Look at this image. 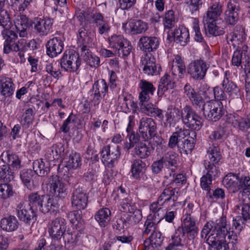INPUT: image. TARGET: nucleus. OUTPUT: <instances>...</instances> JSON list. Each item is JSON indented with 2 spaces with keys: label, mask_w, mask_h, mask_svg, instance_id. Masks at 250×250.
Here are the masks:
<instances>
[{
  "label": "nucleus",
  "mask_w": 250,
  "mask_h": 250,
  "mask_svg": "<svg viewBox=\"0 0 250 250\" xmlns=\"http://www.w3.org/2000/svg\"><path fill=\"white\" fill-rule=\"evenodd\" d=\"M223 185L232 192L239 191L238 198L248 196L250 190V177L249 176H238L233 174L227 175L223 180Z\"/></svg>",
  "instance_id": "nucleus-4"
},
{
  "label": "nucleus",
  "mask_w": 250,
  "mask_h": 250,
  "mask_svg": "<svg viewBox=\"0 0 250 250\" xmlns=\"http://www.w3.org/2000/svg\"><path fill=\"white\" fill-rule=\"evenodd\" d=\"M46 71L53 78L59 79L62 76V73L57 66H54L52 63H49L46 64Z\"/></svg>",
  "instance_id": "nucleus-60"
},
{
  "label": "nucleus",
  "mask_w": 250,
  "mask_h": 250,
  "mask_svg": "<svg viewBox=\"0 0 250 250\" xmlns=\"http://www.w3.org/2000/svg\"><path fill=\"white\" fill-rule=\"evenodd\" d=\"M178 228L187 234L188 239H194L199 230L195 218L188 213L186 214L183 216L181 227Z\"/></svg>",
  "instance_id": "nucleus-15"
},
{
  "label": "nucleus",
  "mask_w": 250,
  "mask_h": 250,
  "mask_svg": "<svg viewBox=\"0 0 250 250\" xmlns=\"http://www.w3.org/2000/svg\"><path fill=\"white\" fill-rule=\"evenodd\" d=\"M53 21L50 18L37 19L33 22L34 29L36 34L40 36H45L51 31Z\"/></svg>",
  "instance_id": "nucleus-22"
},
{
  "label": "nucleus",
  "mask_w": 250,
  "mask_h": 250,
  "mask_svg": "<svg viewBox=\"0 0 250 250\" xmlns=\"http://www.w3.org/2000/svg\"><path fill=\"white\" fill-rule=\"evenodd\" d=\"M209 64L202 59L192 61L188 66L187 72L190 77L196 81L204 79Z\"/></svg>",
  "instance_id": "nucleus-8"
},
{
  "label": "nucleus",
  "mask_w": 250,
  "mask_h": 250,
  "mask_svg": "<svg viewBox=\"0 0 250 250\" xmlns=\"http://www.w3.org/2000/svg\"><path fill=\"white\" fill-rule=\"evenodd\" d=\"M175 23V17L174 11L168 10L166 13L163 24L165 28L171 29L174 26Z\"/></svg>",
  "instance_id": "nucleus-55"
},
{
  "label": "nucleus",
  "mask_w": 250,
  "mask_h": 250,
  "mask_svg": "<svg viewBox=\"0 0 250 250\" xmlns=\"http://www.w3.org/2000/svg\"><path fill=\"white\" fill-rule=\"evenodd\" d=\"M181 114L183 122L187 127L192 130H199L203 126L201 117L190 105H186Z\"/></svg>",
  "instance_id": "nucleus-6"
},
{
  "label": "nucleus",
  "mask_w": 250,
  "mask_h": 250,
  "mask_svg": "<svg viewBox=\"0 0 250 250\" xmlns=\"http://www.w3.org/2000/svg\"><path fill=\"white\" fill-rule=\"evenodd\" d=\"M109 43L111 48L118 51L120 56H128L132 50L131 43L122 35H114L109 38Z\"/></svg>",
  "instance_id": "nucleus-9"
},
{
  "label": "nucleus",
  "mask_w": 250,
  "mask_h": 250,
  "mask_svg": "<svg viewBox=\"0 0 250 250\" xmlns=\"http://www.w3.org/2000/svg\"><path fill=\"white\" fill-rule=\"evenodd\" d=\"M33 172L39 176L47 175L49 171L48 164H45L42 159L35 160L33 163Z\"/></svg>",
  "instance_id": "nucleus-46"
},
{
  "label": "nucleus",
  "mask_w": 250,
  "mask_h": 250,
  "mask_svg": "<svg viewBox=\"0 0 250 250\" xmlns=\"http://www.w3.org/2000/svg\"><path fill=\"white\" fill-rule=\"evenodd\" d=\"M164 166L169 168L171 167H176L177 164L178 154L173 151H168L161 158Z\"/></svg>",
  "instance_id": "nucleus-49"
},
{
  "label": "nucleus",
  "mask_w": 250,
  "mask_h": 250,
  "mask_svg": "<svg viewBox=\"0 0 250 250\" xmlns=\"http://www.w3.org/2000/svg\"><path fill=\"white\" fill-rule=\"evenodd\" d=\"M140 111L151 117H163L162 110L150 103H147L139 105Z\"/></svg>",
  "instance_id": "nucleus-34"
},
{
  "label": "nucleus",
  "mask_w": 250,
  "mask_h": 250,
  "mask_svg": "<svg viewBox=\"0 0 250 250\" xmlns=\"http://www.w3.org/2000/svg\"><path fill=\"white\" fill-rule=\"evenodd\" d=\"M179 110L178 108L173 107L170 106L168 107L166 112L165 116L166 118V125H169L170 126L175 123L176 118L179 116Z\"/></svg>",
  "instance_id": "nucleus-51"
},
{
  "label": "nucleus",
  "mask_w": 250,
  "mask_h": 250,
  "mask_svg": "<svg viewBox=\"0 0 250 250\" xmlns=\"http://www.w3.org/2000/svg\"><path fill=\"white\" fill-rule=\"evenodd\" d=\"M16 211L18 218L25 223H29L32 220H37V211L31 209L30 207L26 206L25 203L23 201L17 204Z\"/></svg>",
  "instance_id": "nucleus-17"
},
{
  "label": "nucleus",
  "mask_w": 250,
  "mask_h": 250,
  "mask_svg": "<svg viewBox=\"0 0 250 250\" xmlns=\"http://www.w3.org/2000/svg\"><path fill=\"white\" fill-rule=\"evenodd\" d=\"M14 191L12 186L8 184L5 183L3 184L1 183V198L3 199H7L8 198L12 197L14 194Z\"/></svg>",
  "instance_id": "nucleus-58"
},
{
  "label": "nucleus",
  "mask_w": 250,
  "mask_h": 250,
  "mask_svg": "<svg viewBox=\"0 0 250 250\" xmlns=\"http://www.w3.org/2000/svg\"><path fill=\"white\" fill-rule=\"evenodd\" d=\"M91 17L92 23L98 28V33L100 35L108 32L110 28L109 22L101 13L96 12L92 14Z\"/></svg>",
  "instance_id": "nucleus-25"
},
{
  "label": "nucleus",
  "mask_w": 250,
  "mask_h": 250,
  "mask_svg": "<svg viewBox=\"0 0 250 250\" xmlns=\"http://www.w3.org/2000/svg\"><path fill=\"white\" fill-rule=\"evenodd\" d=\"M174 41L182 46H185L189 41V34L187 28L185 27H179L174 29L171 33Z\"/></svg>",
  "instance_id": "nucleus-29"
},
{
  "label": "nucleus",
  "mask_w": 250,
  "mask_h": 250,
  "mask_svg": "<svg viewBox=\"0 0 250 250\" xmlns=\"http://www.w3.org/2000/svg\"><path fill=\"white\" fill-rule=\"evenodd\" d=\"M129 27L130 32L133 35L144 33L148 28V24L141 20L130 22Z\"/></svg>",
  "instance_id": "nucleus-45"
},
{
  "label": "nucleus",
  "mask_w": 250,
  "mask_h": 250,
  "mask_svg": "<svg viewBox=\"0 0 250 250\" xmlns=\"http://www.w3.org/2000/svg\"><path fill=\"white\" fill-rule=\"evenodd\" d=\"M153 151V147H150L145 143L141 142L135 145L133 153L135 156L140 159H146L151 155Z\"/></svg>",
  "instance_id": "nucleus-36"
},
{
  "label": "nucleus",
  "mask_w": 250,
  "mask_h": 250,
  "mask_svg": "<svg viewBox=\"0 0 250 250\" xmlns=\"http://www.w3.org/2000/svg\"><path fill=\"white\" fill-rule=\"evenodd\" d=\"M205 168L206 173L201 178L200 185L201 188L207 191V196L211 197L212 193L210 186L212 184V180L218 176L219 170L217 167L213 166L207 165H206Z\"/></svg>",
  "instance_id": "nucleus-16"
},
{
  "label": "nucleus",
  "mask_w": 250,
  "mask_h": 250,
  "mask_svg": "<svg viewBox=\"0 0 250 250\" xmlns=\"http://www.w3.org/2000/svg\"><path fill=\"white\" fill-rule=\"evenodd\" d=\"M185 233L182 230L178 228L175 230V233L171 236L170 242L166 248V250H181L178 247H183L182 238L184 237Z\"/></svg>",
  "instance_id": "nucleus-28"
},
{
  "label": "nucleus",
  "mask_w": 250,
  "mask_h": 250,
  "mask_svg": "<svg viewBox=\"0 0 250 250\" xmlns=\"http://www.w3.org/2000/svg\"><path fill=\"white\" fill-rule=\"evenodd\" d=\"M157 129L156 123L152 118L146 117L140 120L139 132L144 141H148V137L154 136Z\"/></svg>",
  "instance_id": "nucleus-14"
},
{
  "label": "nucleus",
  "mask_w": 250,
  "mask_h": 250,
  "mask_svg": "<svg viewBox=\"0 0 250 250\" xmlns=\"http://www.w3.org/2000/svg\"><path fill=\"white\" fill-rule=\"evenodd\" d=\"M175 85L173 79L167 74L162 77L158 89V95L162 96L168 89H172Z\"/></svg>",
  "instance_id": "nucleus-38"
},
{
  "label": "nucleus",
  "mask_w": 250,
  "mask_h": 250,
  "mask_svg": "<svg viewBox=\"0 0 250 250\" xmlns=\"http://www.w3.org/2000/svg\"><path fill=\"white\" fill-rule=\"evenodd\" d=\"M208 156L209 161H204V165L205 167H206V165H207L213 166L218 168L217 165L221 158V155L218 146H213L209 147L208 151Z\"/></svg>",
  "instance_id": "nucleus-31"
},
{
  "label": "nucleus",
  "mask_w": 250,
  "mask_h": 250,
  "mask_svg": "<svg viewBox=\"0 0 250 250\" xmlns=\"http://www.w3.org/2000/svg\"><path fill=\"white\" fill-rule=\"evenodd\" d=\"M78 33V49L81 52V56L91 67H97L100 65V59L99 57L92 53L89 49L92 42L91 37L87 35V33L83 27L80 28Z\"/></svg>",
  "instance_id": "nucleus-2"
},
{
  "label": "nucleus",
  "mask_w": 250,
  "mask_h": 250,
  "mask_svg": "<svg viewBox=\"0 0 250 250\" xmlns=\"http://www.w3.org/2000/svg\"><path fill=\"white\" fill-rule=\"evenodd\" d=\"M14 179L13 172L10 169L9 165H3L1 167V180L8 183Z\"/></svg>",
  "instance_id": "nucleus-57"
},
{
  "label": "nucleus",
  "mask_w": 250,
  "mask_h": 250,
  "mask_svg": "<svg viewBox=\"0 0 250 250\" xmlns=\"http://www.w3.org/2000/svg\"><path fill=\"white\" fill-rule=\"evenodd\" d=\"M139 86L142 90L141 92H144V93L149 94L153 95L155 90L152 83L145 80L140 81Z\"/></svg>",
  "instance_id": "nucleus-61"
},
{
  "label": "nucleus",
  "mask_w": 250,
  "mask_h": 250,
  "mask_svg": "<svg viewBox=\"0 0 250 250\" xmlns=\"http://www.w3.org/2000/svg\"><path fill=\"white\" fill-rule=\"evenodd\" d=\"M18 222L15 217L9 216L1 220V229L6 231H12L17 229Z\"/></svg>",
  "instance_id": "nucleus-44"
},
{
  "label": "nucleus",
  "mask_w": 250,
  "mask_h": 250,
  "mask_svg": "<svg viewBox=\"0 0 250 250\" xmlns=\"http://www.w3.org/2000/svg\"><path fill=\"white\" fill-rule=\"evenodd\" d=\"M239 4L237 0H229L225 11V20L230 25H234L239 20Z\"/></svg>",
  "instance_id": "nucleus-19"
},
{
  "label": "nucleus",
  "mask_w": 250,
  "mask_h": 250,
  "mask_svg": "<svg viewBox=\"0 0 250 250\" xmlns=\"http://www.w3.org/2000/svg\"><path fill=\"white\" fill-rule=\"evenodd\" d=\"M82 165V158L79 153L72 151L69 155L66 162V167L69 169H76L80 167Z\"/></svg>",
  "instance_id": "nucleus-50"
},
{
  "label": "nucleus",
  "mask_w": 250,
  "mask_h": 250,
  "mask_svg": "<svg viewBox=\"0 0 250 250\" xmlns=\"http://www.w3.org/2000/svg\"><path fill=\"white\" fill-rule=\"evenodd\" d=\"M108 89V85L104 79H99L94 83L92 89L94 91L93 100L95 104L99 103L102 97H104L107 92Z\"/></svg>",
  "instance_id": "nucleus-27"
},
{
  "label": "nucleus",
  "mask_w": 250,
  "mask_h": 250,
  "mask_svg": "<svg viewBox=\"0 0 250 250\" xmlns=\"http://www.w3.org/2000/svg\"><path fill=\"white\" fill-rule=\"evenodd\" d=\"M136 208L135 204L128 197L123 199L120 203V210L123 212H130L134 211Z\"/></svg>",
  "instance_id": "nucleus-54"
},
{
  "label": "nucleus",
  "mask_w": 250,
  "mask_h": 250,
  "mask_svg": "<svg viewBox=\"0 0 250 250\" xmlns=\"http://www.w3.org/2000/svg\"><path fill=\"white\" fill-rule=\"evenodd\" d=\"M151 140H152V142L153 143V145H155L157 147V151H158V150L160 149H162L166 147V146L164 145V139L157 134V131L155 132L154 136L148 137V141Z\"/></svg>",
  "instance_id": "nucleus-62"
},
{
  "label": "nucleus",
  "mask_w": 250,
  "mask_h": 250,
  "mask_svg": "<svg viewBox=\"0 0 250 250\" xmlns=\"http://www.w3.org/2000/svg\"><path fill=\"white\" fill-rule=\"evenodd\" d=\"M209 234L206 240L208 245L215 246L217 242L226 240H236L235 233L230 231L229 225L228 224L226 217H222L215 222L206 223L201 233V237L206 238Z\"/></svg>",
  "instance_id": "nucleus-1"
},
{
  "label": "nucleus",
  "mask_w": 250,
  "mask_h": 250,
  "mask_svg": "<svg viewBox=\"0 0 250 250\" xmlns=\"http://www.w3.org/2000/svg\"><path fill=\"white\" fill-rule=\"evenodd\" d=\"M161 235L160 232L154 231L149 237L152 245L154 246L155 248L160 247L162 244L163 240Z\"/></svg>",
  "instance_id": "nucleus-64"
},
{
  "label": "nucleus",
  "mask_w": 250,
  "mask_h": 250,
  "mask_svg": "<svg viewBox=\"0 0 250 250\" xmlns=\"http://www.w3.org/2000/svg\"><path fill=\"white\" fill-rule=\"evenodd\" d=\"M205 25H207L206 30L208 34L212 36H217L223 35L225 33L223 27L216 25L215 21H203ZM205 28H206L205 27Z\"/></svg>",
  "instance_id": "nucleus-48"
},
{
  "label": "nucleus",
  "mask_w": 250,
  "mask_h": 250,
  "mask_svg": "<svg viewBox=\"0 0 250 250\" xmlns=\"http://www.w3.org/2000/svg\"><path fill=\"white\" fill-rule=\"evenodd\" d=\"M47 182L51 195L60 198H63L66 196V185L58 176L53 175L47 178Z\"/></svg>",
  "instance_id": "nucleus-11"
},
{
  "label": "nucleus",
  "mask_w": 250,
  "mask_h": 250,
  "mask_svg": "<svg viewBox=\"0 0 250 250\" xmlns=\"http://www.w3.org/2000/svg\"><path fill=\"white\" fill-rule=\"evenodd\" d=\"M111 211L108 208L100 209L95 214V218L100 226L104 227L109 223L111 219Z\"/></svg>",
  "instance_id": "nucleus-41"
},
{
  "label": "nucleus",
  "mask_w": 250,
  "mask_h": 250,
  "mask_svg": "<svg viewBox=\"0 0 250 250\" xmlns=\"http://www.w3.org/2000/svg\"><path fill=\"white\" fill-rule=\"evenodd\" d=\"M15 26L21 37H25L27 35L26 30L29 26V20L25 15L19 16L15 21Z\"/></svg>",
  "instance_id": "nucleus-40"
},
{
  "label": "nucleus",
  "mask_w": 250,
  "mask_h": 250,
  "mask_svg": "<svg viewBox=\"0 0 250 250\" xmlns=\"http://www.w3.org/2000/svg\"><path fill=\"white\" fill-rule=\"evenodd\" d=\"M46 46L47 54L54 58L62 51L63 43L60 38L55 37L48 41Z\"/></svg>",
  "instance_id": "nucleus-26"
},
{
  "label": "nucleus",
  "mask_w": 250,
  "mask_h": 250,
  "mask_svg": "<svg viewBox=\"0 0 250 250\" xmlns=\"http://www.w3.org/2000/svg\"><path fill=\"white\" fill-rule=\"evenodd\" d=\"M163 219V216H158V215L147 216L145 223V227H147L155 230L157 224Z\"/></svg>",
  "instance_id": "nucleus-56"
},
{
  "label": "nucleus",
  "mask_w": 250,
  "mask_h": 250,
  "mask_svg": "<svg viewBox=\"0 0 250 250\" xmlns=\"http://www.w3.org/2000/svg\"><path fill=\"white\" fill-rule=\"evenodd\" d=\"M235 212L241 215L244 221H246L250 219V205L248 204H244L237 205L234 208Z\"/></svg>",
  "instance_id": "nucleus-52"
},
{
  "label": "nucleus",
  "mask_w": 250,
  "mask_h": 250,
  "mask_svg": "<svg viewBox=\"0 0 250 250\" xmlns=\"http://www.w3.org/2000/svg\"><path fill=\"white\" fill-rule=\"evenodd\" d=\"M60 63L61 68L65 71L74 72L78 69L81 62L79 54L71 50L64 53Z\"/></svg>",
  "instance_id": "nucleus-7"
},
{
  "label": "nucleus",
  "mask_w": 250,
  "mask_h": 250,
  "mask_svg": "<svg viewBox=\"0 0 250 250\" xmlns=\"http://www.w3.org/2000/svg\"><path fill=\"white\" fill-rule=\"evenodd\" d=\"M1 26L3 28L2 35L4 42L3 43V53L8 54L12 51L17 39V34L13 30L14 26L10 20L7 11L1 9Z\"/></svg>",
  "instance_id": "nucleus-3"
},
{
  "label": "nucleus",
  "mask_w": 250,
  "mask_h": 250,
  "mask_svg": "<svg viewBox=\"0 0 250 250\" xmlns=\"http://www.w3.org/2000/svg\"><path fill=\"white\" fill-rule=\"evenodd\" d=\"M44 198V196H41L37 192H33L29 194L28 202L30 208L37 211L38 208H39L40 210V208L43 205Z\"/></svg>",
  "instance_id": "nucleus-43"
},
{
  "label": "nucleus",
  "mask_w": 250,
  "mask_h": 250,
  "mask_svg": "<svg viewBox=\"0 0 250 250\" xmlns=\"http://www.w3.org/2000/svg\"><path fill=\"white\" fill-rule=\"evenodd\" d=\"M146 164L140 159H136L133 161L132 165L131 171L134 177L137 179L140 174L143 172L146 167Z\"/></svg>",
  "instance_id": "nucleus-53"
},
{
  "label": "nucleus",
  "mask_w": 250,
  "mask_h": 250,
  "mask_svg": "<svg viewBox=\"0 0 250 250\" xmlns=\"http://www.w3.org/2000/svg\"><path fill=\"white\" fill-rule=\"evenodd\" d=\"M159 44V41L156 37L143 36L140 38L138 42L140 49L148 52L156 50Z\"/></svg>",
  "instance_id": "nucleus-23"
},
{
  "label": "nucleus",
  "mask_w": 250,
  "mask_h": 250,
  "mask_svg": "<svg viewBox=\"0 0 250 250\" xmlns=\"http://www.w3.org/2000/svg\"><path fill=\"white\" fill-rule=\"evenodd\" d=\"M184 93L191 104L198 111H200L206 104L203 97L190 85L186 84L184 87Z\"/></svg>",
  "instance_id": "nucleus-18"
},
{
  "label": "nucleus",
  "mask_w": 250,
  "mask_h": 250,
  "mask_svg": "<svg viewBox=\"0 0 250 250\" xmlns=\"http://www.w3.org/2000/svg\"><path fill=\"white\" fill-rule=\"evenodd\" d=\"M179 191V188H177L172 189L166 188L159 197L158 199L159 201L162 202L164 205L170 202L173 203L178 199Z\"/></svg>",
  "instance_id": "nucleus-32"
},
{
  "label": "nucleus",
  "mask_w": 250,
  "mask_h": 250,
  "mask_svg": "<svg viewBox=\"0 0 250 250\" xmlns=\"http://www.w3.org/2000/svg\"><path fill=\"white\" fill-rule=\"evenodd\" d=\"M244 220L242 219L241 216H238L233 220V227H230V231H233L235 233L236 240H237V234L239 233L243 228Z\"/></svg>",
  "instance_id": "nucleus-59"
},
{
  "label": "nucleus",
  "mask_w": 250,
  "mask_h": 250,
  "mask_svg": "<svg viewBox=\"0 0 250 250\" xmlns=\"http://www.w3.org/2000/svg\"><path fill=\"white\" fill-rule=\"evenodd\" d=\"M64 151V148L62 145H55L48 148L45 156L49 162L56 161L61 159Z\"/></svg>",
  "instance_id": "nucleus-30"
},
{
  "label": "nucleus",
  "mask_w": 250,
  "mask_h": 250,
  "mask_svg": "<svg viewBox=\"0 0 250 250\" xmlns=\"http://www.w3.org/2000/svg\"><path fill=\"white\" fill-rule=\"evenodd\" d=\"M229 122L234 127L242 131L247 130L250 127L249 119L244 118L237 115H233L230 117Z\"/></svg>",
  "instance_id": "nucleus-37"
},
{
  "label": "nucleus",
  "mask_w": 250,
  "mask_h": 250,
  "mask_svg": "<svg viewBox=\"0 0 250 250\" xmlns=\"http://www.w3.org/2000/svg\"><path fill=\"white\" fill-rule=\"evenodd\" d=\"M200 111L206 118L213 122L218 121L224 114L220 103L211 101L206 102Z\"/></svg>",
  "instance_id": "nucleus-13"
},
{
  "label": "nucleus",
  "mask_w": 250,
  "mask_h": 250,
  "mask_svg": "<svg viewBox=\"0 0 250 250\" xmlns=\"http://www.w3.org/2000/svg\"><path fill=\"white\" fill-rule=\"evenodd\" d=\"M222 86L224 91L227 93L230 98L229 103L236 108L240 109L243 105L242 99V92L237 84L230 80L227 76V73L222 83Z\"/></svg>",
  "instance_id": "nucleus-5"
},
{
  "label": "nucleus",
  "mask_w": 250,
  "mask_h": 250,
  "mask_svg": "<svg viewBox=\"0 0 250 250\" xmlns=\"http://www.w3.org/2000/svg\"><path fill=\"white\" fill-rule=\"evenodd\" d=\"M47 229L51 239L54 241L61 242L62 236L66 230V221L61 217L56 218L48 223Z\"/></svg>",
  "instance_id": "nucleus-10"
},
{
  "label": "nucleus",
  "mask_w": 250,
  "mask_h": 250,
  "mask_svg": "<svg viewBox=\"0 0 250 250\" xmlns=\"http://www.w3.org/2000/svg\"><path fill=\"white\" fill-rule=\"evenodd\" d=\"M14 92V84L9 78L1 77V94L6 98L10 97Z\"/></svg>",
  "instance_id": "nucleus-42"
},
{
  "label": "nucleus",
  "mask_w": 250,
  "mask_h": 250,
  "mask_svg": "<svg viewBox=\"0 0 250 250\" xmlns=\"http://www.w3.org/2000/svg\"><path fill=\"white\" fill-rule=\"evenodd\" d=\"M165 205L162 203V202L159 201V200L158 199L157 201L153 202L150 205L149 209L153 213L150 214L149 215H155L157 214L158 216H163L162 215H160L161 211H163V208L161 207Z\"/></svg>",
  "instance_id": "nucleus-63"
},
{
  "label": "nucleus",
  "mask_w": 250,
  "mask_h": 250,
  "mask_svg": "<svg viewBox=\"0 0 250 250\" xmlns=\"http://www.w3.org/2000/svg\"><path fill=\"white\" fill-rule=\"evenodd\" d=\"M20 178L23 185L30 190H34L38 186L36 180L38 178L31 169H25L20 172Z\"/></svg>",
  "instance_id": "nucleus-24"
},
{
  "label": "nucleus",
  "mask_w": 250,
  "mask_h": 250,
  "mask_svg": "<svg viewBox=\"0 0 250 250\" xmlns=\"http://www.w3.org/2000/svg\"><path fill=\"white\" fill-rule=\"evenodd\" d=\"M222 12V6L219 3H215L208 8L206 16L203 18V21H215Z\"/></svg>",
  "instance_id": "nucleus-39"
},
{
  "label": "nucleus",
  "mask_w": 250,
  "mask_h": 250,
  "mask_svg": "<svg viewBox=\"0 0 250 250\" xmlns=\"http://www.w3.org/2000/svg\"><path fill=\"white\" fill-rule=\"evenodd\" d=\"M171 71L173 76L178 77L179 78L183 77L186 72V66L184 60L180 56L177 55L173 59Z\"/></svg>",
  "instance_id": "nucleus-35"
},
{
  "label": "nucleus",
  "mask_w": 250,
  "mask_h": 250,
  "mask_svg": "<svg viewBox=\"0 0 250 250\" xmlns=\"http://www.w3.org/2000/svg\"><path fill=\"white\" fill-rule=\"evenodd\" d=\"M88 195L86 191L82 188H76L72 194L71 202L72 206L79 210L84 209L87 205Z\"/></svg>",
  "instance_id": "nucleus-20"
},
{
  "label": "nucleus",
  "mask_w": 250,
  "mask_h": 250,
  "mask_svg": "<svg viewBox=\"0 0 250 250\" xmlns=\"http://www.w3.org/2000/svg\"><path fill=\"white\" fill-rule=\"evenodd\" d=\"M196 135L195 132H191V135L178 145V149L181 153L188 154L191 152L194 147Z\"/></svg>",
  "instance_id": "nucleus-33"
},
{
  "label": "nucleus",
  "mask_w": 250,
  "mask_h": 250,
  "mask_svg": "<svg viewBox=\"0 0 250 250\" xmlns=\"http://www.w3.org/2000/svg\"><path fill=\"white\" fill-rule=\"evenodd\" d=\"M59 209V205L53 198H49L44 205L40 208V211L43 213L56 214Z\"/></svg>",
  "instance_id": "nucleus-47"
},
{
  "label": "nucleus",
  "mask_w": 250,
  "mask_h": 250,
  "mask_svg": "<svg viewBox=\"0 0 250 250\" xmlns=\"http://www.w3.org/2000/svg\"><path fill=\"white\" fill-rule=\"evenodd\" d=\"M140 67L144 74L153 76L157 73L156 59L151 54H146L141 59Z\"/></svg>",
  "instance_id": "nucleus-21"
},
{
  "label": "nucleus",
  "mask_w": 250,
  "mask_h": 250,
  "mask_svg": "<svg viewBox=\"0 0 250 250\" xmlns=\"http://www.w3.org/2000/svg\"><path fill=\"white\" fill-rule=\"evenodd\" d=\"M121 155L120 147L117 145H107L101 151L102 161L108 167H113Z\"/></svg>",
  "instance_id": "nucleus-12"
}]
</instances>
